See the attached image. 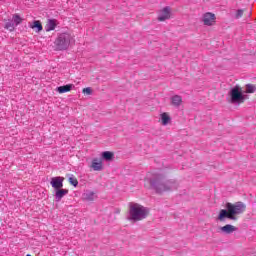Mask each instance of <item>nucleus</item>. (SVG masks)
Masks as SVG:
<instances>
[{
	"label": "nucleus",
	"mask_w": 256,
	"mask_h": 256,
	"mask_svg": "<svg viewBox=\"0 0 256 256\" xmlns=\"http://www.w3.org/2000/svg\"><path fill=\"white\" fill-rule=\"evenodd\" d=\"M167 19H171V9L169 7L163 8L158 16V21H167Z\"/></svg>",
	"instance_id": "6e6552de"
},
{
	"label": "nucleus",
	"mask_w": 256,
	"mask_h": 256,
	"mask_svg": "<svg viewBox=\"0 0 256 256\" xmlns=\"http://www.w3.org/2000/svg\"><path fill=\"white\" fill-rule=\"evenodd\" d=\"M30 28L36 31V33H41L43 31V24H41V21L35 20L31 25Z\"/></svg>",
	"instance_id": "9b49d317"
},
{
	"label": "nucleus",
	"mask_w": 256,
	"mask_h": 256,
	"mask_svg": "<svg viewBox=\"0 0 256 256\" xmlns=\"http://www.w3.org/2000/svg\"><path fill=\"white\" fill-rule=\"evenodd\" d=\"M171 103L174 107H179L183 103V98L179 95H175L171 98Z\"/></svg>",
	"instance_id": "4468645a"
},
{
	"label": "nucleus",
	"mask_w": 256,
	"mask_h": 256,
	"mask_svg": "<svg viewBox=\"0 0 256 256\" xmlns=\"http://www.w3.org/2000/svg\"><path fill=\"white\" fill-rule=\"evenodd\" d=\"M256 91V86L253 84H247L246 85V90L245 93H255Z\"/></svg>",
	"instance_id": "412c9836"
},
{
	"label": "nucleus",
	"mask_w": 256,
	"mask_h": 256,
	"mask_svg": "<svg viewBox=\"0 0 256 256\" xmlns=\"http://www.w3.org/2000/svg\"><path fill=\"white\" fill-rule=\"evenodd\" d=\"M230 103H245V95H243V88L241 86L236 85L230 91Z\"/></svg>",
	"instance_id": "20e7f679"
},
{
	"label": "nucleus",
	"mask_w": 256,
	"mask_h": 256,
	"mask_svg": "<svg viewBox=\"0 0 256 256\" xmlns=\"http://www.w3.org/2000/svg\"><path fill=\"white\" fill-rule=\"evenodd\" d=\"M102 157L105 159V161H113L115 154L111 151H105L102 153Z\"/></svg>",
	"instance_id": "aec40b11"
},
{
	"label": "nucleus",
	"mask_w": 256,
	"mask_h": 256,
	"mask_svg": "<svg viewBox=\"0 0 256 256\" xmlns=\"http://www.w3.org/2000/svg\"><path fill=\"white\" fill-rule=\"evenodd\" d=\"M12 21L14 23V27H17L18 25H21L23 23V18L19 14H14L12 16Z\"/></svg>",
	"instance_id": "6ab92c4d"
},
{
	"label": "nucleus",
	"mask_w": 256,
	"mask_h": 256,
	"mask_svg": "<svg viewBox=\"0 0 256 256\" xmlns=\"http://www.w3.org/2000/svg\"><path fill=\"white\" fill-rule=\"evenodd\" d=\"M67 193H69V190L67 189H58L56 190V199L58 201H61V199H63V197H65V195H67Z\"/></svg>",
	"instance_id": "dca6fc26"
},
{
	"label": "nucleus",
	"mask_w": 256,
	"mask_h": 256,
	"mask_svg": "<svg viewBox=\"0 0 256 256\" xmlns=\"http://www.w3.org/2000/svg\"><path fill=\"white\" fill-rule=\"evenodd\" d=\"M82 92L84 93V95H91V93H93V90L87 87V88H84Z\"/></svg>",
	"instance_id": "b1692460"
},
{
	"label": "nucleus",
	"mask_w": 256,
	"mask_h": 256,
	"mask_svg": "<svg viewBox=\"0 0 256 256\" xmlns=\"http://www.w3.org/2000/svg\"><path fill=\"white\" fill-rule=\"evenodd\" d=\"M74 85L73 84H67L64 86H59L57 88L58 93L63 94V93H69L73 89Z\"/></svg>",
	"instance_id": "ddd939ff"
},
{
	"label": "nucleus",
	"mask_w": 256,
	"mask_h": 256,
	"mask_svg": "<svg viewBox=\"0 0 256 256\" xmlns=\"http://www.w3.org/2000/svg\"><path fill=\"white\" fill-rule=\"evenodd\" d=\"M71 43H75V38L69 33L60 34L54 42L57 51H65V49H69Z\"/></svg>",
	"instance_id": "7ed1b4c3"
},
{
	"label": "nucleus",
	"mask_w": 256,
	"mask_h": 256,
	"mask_svg": "<svg viewBox=\"0 0 256 256\" xmlns=\"http://www.w3.org/2000/svg\"><path fill=\"white\" fill-rule=\"evenodd\" d=\"M129 213L130 221H143L149 215V210L139 204H131Z\"/></svg>",
	"instance_id": "f03ea898"
},
{
	"label": "nucleus",
	"mask_w": 256,
	"mask_h": 256,
	"mask_svg": "<svg viewBox=\"0 0 256 256\" xmlns=\"http://www.w3.org/2000/svg\"><path fill=\"white\" fill-rule=\"evenodd\" d=\"M244 13H245V10H243V9L237 10L236 15H235L236 19H241V17H243Z\"/></svg>",
	"instance_id": "5701e85b"
},
{
	"label": "nucleus",
	"mask_w": 256,
	"mask_h": 256,
	"mask_svg": "<svg viewBox=\"0 0 256 256\" xmlns=\"http://www.w3.org/2000/svg\"><path fill=\"white\" fill-rule=\"evenodd\" d=\"M83 199L85 201H95L97 199V196L95 195V192H86L83 194Z\"/></svg>",
	"instance_id": "f3484780"
},
{
	"label": "nucleus",
	"mask_w": 256,
	"mask_h": 256,
	"mask_svg": "<svg viewBox=\"0 0 256 256\" xmlns=\"http://www.w3.org/2000/svg\"><path fill=\"white\" fill-rule=\"evenodd\" d=\"M247 210V206L243 202L226 203V209H221L218 215L220 221L230 219V221H237V215L243 214Z\"/></svg>",
	"instance_id": "f257e3e1"
},
{
	"label": "nucleus",
	"mask_w": 256,
	"mask_h": 256,
	"mask_svg": "<svg viewBox=\"0 0 256 256\" xmlns=\"http://www.w3.org/2000/svg\"><path fill=\"white\" fill-rule=\"evenodd\" d=\"M4 29H6V31H10V33L15 31V23L11 20H5Z\"/></svg>",
	"instance_id": "2eb2a0df"
},
{
	"label": "nucleus",
	"mask_w": 256,
	"mask_h": 256,
	"mask_svg": "<svg viewBox=\"0 0 256 256\" xmlns=\"http://www.w3.org/2000/svg\"><path fill=\"white\" fill-rule=\"evenodd\" d=\"M215 14L211 13V12H207L203 15V23L204 25H207L208 27H211V25H215Z\"/></svg>",
	"instance_id": "423d86ee"
},
{
	"label": "nucleus",
	"mask_w": 256,
	"mask_h": 256,
	"mask_svg": "<svg viewBox=\"0 0 256 256\" xmlns=\"http://www.w3.org/2000/svg\"><path fill=\"white\" fill-rule=\"evenodd\" d=\"M153 187L156 189L157 193H164V191H170L173 184H171V182L165 184H153Z\"/></svg>",
	"instance_id": "0eeeda50"
},
{
	"label": "nucleus",
	"mask_w": 256,
	"mask_h": 256,
	"mask_svg": "<svg viewBox=\"0 0 256 256\" xmlns=\"http://www.w3.org/2000/svg\"><path fill=\"white\" fill-rule=\"evenodd\" d=\"M68 182L70 183V185H73V187H77L79 185V181L75 176L69 177Z\"/></svg>",
	"instance_id": "4be33fe9"
},
{
	"label": "nucleus",
	"mask_w": 256,
	"mask_h": 256,
	"mask_svg": "<svg viewBox=\"0 0 256 256\" xmlns=\"http://www.w3.org/2000/svg\"><path fill=\"white\" fill-rule=\"evenodd\" d=\"M65 181L64 177L58 176L51 178L50 185H52L53 189L56 191L63 188V182Z\"/></svg>",
	"instance_id": "39448f33"
},
{
	"label": "nucleus",
	"mask_w": 256,
	"mask_h": 256,
	"mask_svg": "<svg viewBox=\"0 0 256 256\" xmlns=\"http://www.w3.org/2000/svg\"><path fill=\"white\" fill-rule=\"evenodd\" d=\"M91 168L93 171H102L103 170V161L97 158L92 160Z\"/></svg>",
	"instance_id": "9d476101"
},
{
	"label": "nucleus",
	"mask_w": 256,
	"mask_h": 256,
	"mask_svg": "<svg viewBox=\"0 0 256 256\" xmlns=\"http://www.w3.org/2000/svg\"><path fill=\"white\" fill-rule=\"evenodd\" d=\"M220 231L226 235H231V233H235V231H237V227L231 224H226L225 226L220 227Z\"/></svg>",
	"instance_id": "1a4fd4ad"
},
{
	"label": "nucleus",
	"mask_w": 256,
	"mask_h": 256,
	"mask_svg": "<svg viewBox=\"0 0 256 256\" xmlns=\"http://www.w3.org/2000/svg\"><path fill=\"white\" fill-rule=\"evenodd\" d=\"M56 27H57V20L52 19V20L47 21L45 29H46L47 32L55 31Z\"/></svg>",
	"instance_id": "f8f14e48"
},
{
	"label": "nucleus",
	"mask_w": 256,
	"mask_h": 256,
	"mask_svg": "<svg viewBox=\"0 0 256 256\" xmlns=\"http://www.w3.org/2000/svg\"><path fill=\"white\" fill-rule=\"evenodd\" d=\"M160 117L162 125H169V122L171 121V116H169L167 112L162 113Z\"/></svg>",
	"instance_id": "a211bd4d"
}]
</instances>
